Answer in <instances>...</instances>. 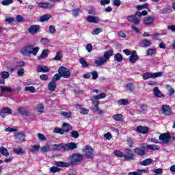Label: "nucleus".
I'll return each mask as SVG.
<instances>
[{"instance_id":"60","label":"nucleus","mask_w":175,"mask_h":175,"mask_svg":"<svg viewBox=\"0 0 175 175\" xmlns=\"http://www.w3.org/2000/svg\"><path fill=\"white\" fill-rule=\"evenodd\" d=\"M49 31L50 33H55L57 32V30L55 29V27L54 25L49 26Z\"/></svg>"},{"instance_id":"10","label":"nucleus","mask_w":175,"mask_h":175,"mask_svg":"<svg viewBox=\"0 0 175 175\" xmlns=\"http://www.w3.org/2000/svg\"><path fill=\"white\" fill-rule=\"evenodd\" d=\"M159 139L160 142H162V143H164V144H167V143L170 142V133L167 132L161 133L159 137Z\"/></svg>"},{"instance_id":"2","label":"nucleus","mask_w":175,"mask_h":175,"mask_svg":"<svg viewBox=\"0 0 175 175\" xmlns=\"http://www.w3.org/2000/svg\"><path fill=\"white\" fill-rule=\"evenodd\" d=\"M106 96L105 93H100V94L93 96V98L92 99V103L94 105V107L92 109V111L94 113H98V114H102L103 111L99 109V99H103Z\"/></svg>"},{"instance_id":"30","label":"nucleus","mask_w":175,"mask_h":175,"mask_svg":"<svg viewBox=\"0 0 175 175\" xmlns=\"http://www.w3.org/2000/svg\"><path fill=\"white\" fill-rule=\"evenodd\" d=\"M48 55H49V50L44 49L41 53V55L38 56V59H45V58H47Z\"/></svg>"},{"instance_id":"38","label":"nucleus","mask_w":175,"mask_h":175,"mask_svg":"<svg viewBox=\"0 0 175 175\" xmlns=\"http://www.w3.org/2000/svg\"><path fill=\"white\" fill-rule=\"evenodd\" d=\"M62 58H64V55L62 54V52L58 51L56 53V56L55 57H53V59L55 61H61V59H62Z\"/></svg>"},{"instance_id":"15","label":"nucleus","mask_w":175,"mask_h":175,"mask_svg":"<svg viewBox=\"0 0 175 175\" xmlns=\"http://www.w3.org/2000/svg\"><path fill=\"white\" fill-rule=\"evenodd\" d=\"M129 61L131 64H136V62H137V61H139V55H137L136 51H133L131 52V54L129 59Z\"/></svg>"},{"instance_id":"7","label":"nucleus","mask_w":175,"mask_h":175,"mask_svg":"<svg viewBox=\"0 0 175 175\" xmlns=\"http://www.w3.org/2000/svg\"><path fill=\"white\" fill-rule=\"evenodd\" d=\"M162 76H163V72H149L144 73L142 79L143 80H148V79H157V77H162Z\"/></svg>"},{"instance_id":"41","label":"nucleus","mask_w":175,"mask_h":175,"mask_svg":"<svg viewBox=\"0 0 175 175\" xmlns=\"http://www.w3.org/2000/svg\"><path fill=\"white\" fill-rule=\"evenodd\" d=\"M25 91H28L29 92H31V94H35V92H36V89L33 86H26L25 88Z\"/></svg>"},{"instance_id":"26","label":"nucleus","mask_w":175,"mask_h":175,"mask_svg":"<svg viewBox=\"0 0 175 175\" xmlns=\"http://www.w3.org/2000/svg\"><path fill=\"white\" fill-rule=\"evenodd\" d=\"M57 88V83L54 81H51L48 85V90L51 92H54Z\"/></svg>"},{"instance_id":"16","label":"nucleus","mask_w":175,"mask_h":175,"mask_svg":"<svg viewBox=\"0 0 175 175\" xmlns=\"http://www.w3.org/2000/svg\"><path fill=\"white\" fill-rule=\"evenodd\" d=\"M154 20H155V18L154 16H147L144 18L143 23L145 25H152L154 24Z\"/></svg>"},{"instance_id":"39","label":"nucleus","mask_w":175,"mask_h":175,"mask_svg":"<svg viewBox=\"0 0 175 175\" xmlns=\"http://www.w3.org/2000/svg\"><path fill=\"white\" fill-rule=\"evenodd\" d=\"M114 58L118 62H122V61H124V57H122V55L119 53L115 54Z\"/></svg>"},{"instance_id":"1","label":"nucleus","mask_w":175,"mask_h":175,"mask_svg":"<svg viewBox=\"0 0 175 175\" xmlns=\"http://www.w3.org/2000/svg\"><path fill=\"white\" fill-rule=\"evenodd\" d=\"M113 154L118 158H124L125 161H133L135 159V154L131 149H126V154H124V152L118 150H114Z\"/></svg>"},{"instance_id":"28","label":"nucleus","mask_w":175,"mask_h":175,"mask_svg":"<svg viewBox=\"0 0 175 175\" xmlns=\"http://www.w3.org/2000/svg\"><path fill=\"white\" fill-rule=\"evenodd\" d=\"M64 132H70L72 131V126L69 123H63L62 125Z\"/></svg>"},{"instance_id":"64","label":"nucleus","mask_w":175,"mask_h":175,"mask_svg":"<svg viewBox=\"0 0 175 175\" xmlns=\"http://www.w3.org/2000/svg\"><path fill=\"white\" fill-rule=\"evenodd\" d=\"M148 55H154L155 54V49H148Z\"/></svg>"},{"instance_id":"48","label":"nucleus","mask_w":175,"mask_h":175,"mask_svg":"<svg viewBox=\"0 0 175 175\" xmlns=\"http://www.w3.org/2000/svg\"><path fill=\"white\" fill-rule=\"evenodd\" d=\"M61 77L62 75L59 74V72H58L57 74H55L52 79V81H54L55 83V81H58V80H61Z\"/></svg>"},{"instance_id":"6","label":"nucleus","mask_w":175,"mask_h":175,"mask_svg":"<svg viewBox=\"0 0 175 175\" xmlns=\"http://www.w3.org/2000/svg\"><path fill=\"white\" fill-rule=\"evenodd\" d=\"M82 152L84 154V157L88 159H94V154H95V150L90 145H86L84 148L82 149Z\"/></svg>"},{"instance_id":"43","label":"nucleus","mask_w":175,"mask_h":175,"mask_svg":"<svg viewBox=\"0 0 175 175\" xmlns=\"http://www.w3.org/2000/svg\"><path fill=\"white\" fill-rule=\"evenodd\" d=\"M78 107H79V109L81 110L80 111L81 114L85 115L88 113H89V111H90L88 109L84 108V107H83V105H79Z\"/></svg>"},{"instance_id":"14","label":"nucleus","mask_w":175,"mask_h":175,"mask_svg":"<svg viewBox=\"0 0 175 175\" xmlns=\"http://www.w3.org/2000/svg\"><path fill=\"white\" fill-rule=\"evenodd\" d=\"M86 21L92 24H99V23H100V19L97 16L90 15L86 18Z\"/></svg>"},{"instance_id":"44","label":"nucleus","mask_w":175,"mask_h":175,"mask_svg":"<svg viewBox=\"0 0 175 175\" xmlns=\"http://www.w3.org/2000/svg\"><path fill=\"white\" fill-rule=\"evenodd\" d=\"M79 62L82 65V67L83 68H88L89 64L85 61V59L83 57L79 59Z\"/></svg>"},{"instance_id":"9","label":"nucleus","mask_w":175,"mask_h":175,"mask_svg":"<svg viewBox=\"0 0 175 175\" xmlns=\"http://www.w3.org/2000/svg\"><path fill=\"white\" fill-rule=\"evenodd\" d=\"M161 113L165 117L172 116L173 112L172 111V108L169 105H163L161 107Z\"/></svg>"},{"instance_id":"35","label":"nucleus","mask_w":175,"mask_h":175,"mask_svg":"<svg viewBox=\"0 0 175 175\" xmlns=\"http://www.w3.org/2000/svg\"><path fill=\"white\" fill-rule=\"evenodd\" d=\"M117 103L119 106H126L129 105V100L126 99H120L117 101Z\"/></svg>"},{"instance_id":"4","label":"nucleus","mask_w":175,"mask_h":175,"mask_svg":"<svg viewBox=\"0 0 175 175\" xmlns=\"http://www.w3.org/2000/svg\"><path fill=\"white\" fill-rule=\"evenodd\" d=\"M39 46L33 47V45H27L22 49L21 54L25 56H28L30 54H32V55H36V54L39 53Z\"/></svg>"},{"instance_id":"36","label":"nucleus","mask_w":175,"mask_h":175,"mask_svg":"<svg viewBox=\"0 0 175 175\" xmlns=\"http://www.w3.org/2000/svg\"><path fill=\"white\" fill-rule=\"evenodd\" d=\"M1 92L4 93V92H13V89L11 88H9L8 86H1L0 87Z\"/></svg>"},{"instance_id":"19","label":"nucleus","mask_w":175,"mask_h":175,"mask_svg":"<svg viewBox=\"0 0 175 175\" xmlns=\"http://www.w3.org/2000/svg\"><path fill=\"white\" fill-rule=\"evenodd\" d=\"M153 94L156 98H165V95L162 94L161 90H159V88L157 86L154 87L153 89Z\"/></svg>"},{"instance_id":"37","label":"nucleus","mask_w":175,"mask_h":175,"mask_svg":"<svg viewBox=\"0 0 175 175\" xmlns=\"http://www.w3.org/2000/svg\"><path fill=\"white\" fill-rule=\"evenodd\" d=\"M0 154H2L3 157H9V151L3 146L0 147Z\"/></svg>"},{"instance_id":"29","label":"nucleus","mask_w":175,"mask_h":175,"mask_svg":"<svg viewBox=\"0 0 175 175\" xmlns=\"http://www.w3.org/2000/svg\"><path fill=\"white\" fill-rule=\"evenodd\" d=\"M113 119L118 122H124V116L122 114H115L113 116Z\"/></svg>"},{"instance_id":"52","label":"nucleus","mask_w":175,"mask_h":175,"mask_svg":"<svg viewBox=\"0 0 175 175\" xmlns=\"http://www.w3.org/2000/svg\"><path fill=\"white\" fill-rule=\"evenodd\" d=\"M80 8H75L72 10V16H74V17H77L79 14H80Z\"/></svg>"},{"instance_id":"23","label":"nucleus","mask_w":175,"mask_h":175,"mask_svg":"<svg viewBox=\"0 0 175 175\" xmlns=\"http://www.w3.org/2000/svg\"><path fill=\"white\" fill-rule=\"evenodd\" d=\"M76 148H77V144L75 142L66 144V151H69V150H76Z\"/></svg>"},{"instance_id":"8","label":"nucleus","mask_w":175,"mask_h":175,"mask_svg":"<svg viewBox=\"0 0 175 175\" xmlns=\"http://www.w3.org/2000/svg\"><path fill=\"white\" fill-rule=\"evenodd\" d=\"M58 73L64 79H69L70 77V70L66 67L60 66L58 69Z\"/></svg>"},{"instance_id":"47","label":"nucleus","mask_w":175,"mask_h":175,"mask_svg":"<svg viewBox=\"0 0 175 175\" xmlns=\"http://www.w3.org/2000/svg\"><path fill=\"white\" fill-rule=\"evenodd\" d=\"M53 132L54 133H58L59 135H64V133H65L63 129H59L58 127L55 128Z\"/></svg>"},{"instance_id":"34","label":"nucleus","mask_w":175,"mask_h":175,"mask_svg":"<svg viewBox=\"0 0 175 175\" xmlns=\"http://www.w3.org/2000/svg\"><path fill=\"white\" fill-rule=\"evenodd\" d=\"M50 18H51V14H46L40 16V23H44V21L50 20Z\"/></svg>"},{"instance_id":"40","label":"nucleus","mask_w":175,"mask_h":175,"mask_svg":"<svg viewBox=\"0 0 175 175\" xmlns=\"http://www.w3.org/2000/svg\"><path fill=\"white\" fill-rule=\"evenodd\" d=\"M100 32H103V28H95L92 31V35H94V36L99 35Z\"/></svg>"},{"instance_id":"27","label":"nucleus","mask_w":175,"mask_h":175,"mask_svg":"<svg viewBox=\"0 0 175 175\" xmlns=\"http://www.w3.org/2000/svg\"><path fill=\"white\" fill-rule=\"evenodd\" d=\"M18 111L20 112V114H21V116H25V117H28V116H29V112L27 111V109L24 108V107H20L18 109Z\"/></svg>"},{"instance_id":"50","label":"nucleus","mask_w":175,"mask_h":175,"mask_svg":"<svg viewBox=\"0 0 175 175\" xmlns=\"http://www.w3.org/2000/svg\"><path fill=\"white\" fill-rule=\"evenodd\" d=\"M37 110L38 113H43V111H44V106L43 104H38L37 105Z\"/></svg>"},{"instance_id":"17","label":"nucleus","mask_w":175,"mask_h":175,"mask_svg":"<svg viewBox=\"0 0 175 175\" xmlns=\"http://www.w3.org/2000/svg\"><path fill=\"white\" fill-rule=\"evenodd\" d=\"M39 29H40V26L38 25H33L29 27V32L31 33V35H35V33H36Z\"/></svg>"},{"instance_id":"57","label":"nucleus","mask_w":175,"mask_h":175,"mask_svg":"<svg viewBox=\"0 0 175 175\" xmlns=\"http://www.w3.org/2000/svg\"><path fill=\"white\" fill-rule=\"evenodd\" d=\"M9 76H10L9 72H8V71H3L1 72V77H2L3 80L8 79L9 77Z\"/></svg>"},{"instance_id":"58","label":"nucleus","mask_w":175,"mask_h":175,"mask_svg":"<svg viewBox=\"0 0 175 175\" xmlns=\"http://www.w3.org/2000/svg\"><path fill=\"white\" fill-rule=\"evenodd\" d=\"M51 173H58L60 171V169L58 167L53 166L50 168Z\"/></svg>"},{"instance_id":"62","label":"nucleus","mask_w":175,"mask_h":175,"mask_svg":"<svg viewBox=\"0 0 175 175\" xmlns=\"http://www.w3.org/2000/svg\"><path fill=\"white\" fill-rule=\"evenodd\" d=\"M91 75L92 76L93 80H96V79H98V72H96L95 70L94 71H92Z\"/></svg>"},{"instance_id":"45","label":"nucleus","mask_w":175,"mask_h":175,"mask_svg":"<svg viewBox=\"0 0 175 175\" xmlns=\"http://www.w3.org/2000/svg\"><path fill=\"white\" fill-rule=\"evenodd\" d=\"M60 114L63 117H65V118H72V112L62 111Z\"/></svg>"},{"instance_id":"20","label":"nucleus","mask_w":175,"mask_h":175,"mask_svg":"<svg viewBox=\"0 0 175 175\" xmlns=\"http://www.w3.org/2000/svg\"><path fill=\"white\" fill-rule=\"evenodd\" d=\"M37 72L38 73H47V72H50V68L46 66L40 65L38 66Z\"/></svg>"},{"instance_id":"22","label":"nucleus","mask_w":175,"mask_h":175,"mask_svg":"<svg viewBox=\"0 0 175 175\" xmlns=\"http://www.w3.org/2000/svg\"><path fill=\"white\" fill-rule=\"evenodd\" d=\"M133 151L135 154L139 155V157H143V155H146V150L142 149L140 147L135 148Z\"/></svg>"},{"instance_id":"32","label":"nucleus","mask_w":175,"mask_h":175,"mask_svg":"<svg viewBox=\"0 0 175 175\" xmlns=\"http://www.w3.org/2000/svg\"><path fill=\"white\" fill-rule=\"evenodd\" d=\"M13 152L16 155H23V154H24L25 151L24 150V149H23V148L19 147L18 148H14Z\"/></svg>"},{"instance_id":"56","label":"nucleus","mask_w":175,"mask_h":175,"mask_svg":"<svg viewBox=\"0 0 175 175\" xmlns=\"http://www.w3.org/2000/svg\"><path fill=\"white\" fill-rule=\"evenodd\" d=\"M126 143L129 147H130L131 148H132V147H133V146L135 145V142H133V140H132V139L131 138H128L126 139Z\"/></svg>"},{"instance_id":"46","label":"nucleus","mask_w":175,"mask_h":175,"mask_svg":"<svg viewBox=\"0 0 175 175\" xmlns=\"http://www.w3.org/2000/svg\"><path fill=\"white\" fill-rule=\"evenodd\" d=\"M5 23H8V24H13V23H16V18L8 16L5 19Z\"/></svg>"},{"instance_id":"5","label":"nucleus","mask_w":175,"mask_h":175,"mask_svg":"<svg viewBox=\"0 0 175 175\" xmlns=\"http://www.w3.org/2000/svg\"><path fill=\"white\" fill-rule=\"evenodd\" d=\"M84 161V158L80 153H74L70 157V166H76L80 165Z\"/></svg>"},{"instance_id":"11","label":"nucleus","mask_w":175,"mask_h":175,"mask_svg":"<svg viewBox=\"0 0 175 175\" xmlns=\"http://www.w3.org/2000/svg\"><path fill=\"white\" fill-rule=\"evenodd\" d=\"M136 131L138 133L141 135H147L150 132V129L146 126H137Z\"/></svg>"},{"instance_id":"54","label":"nucleus","mask_w":175,"mask_h":175,"mask_svg":"<svg viewBox=\"0 0 175 175\" xmlns=\"http://www.w3.org/2000/svg\"><path fill=\"white\" fill-rule=\"evenodd\" d=\"M40 150L42 152H49V151H50V146L46 145L45 146H42Z\"/></svg>"},{"instance_id":"53","label":"nucleus","mask_w":175,"mask_h":175,"mask_svg":"<svg viewBox=\"0 0 175 175\" xmlns=\"http://www.w3.org/2000/svg\"><path fill=\"white\" fill-rule=\"evenodd\" d=\"M13 3V0H3L1 2L3 6H8V5H12Z\"/></svg>"},{"instance_id":"55","label":"nucleus","mask_w":175,"mask_h":175,"mask_svg":"<svg viewBox=\"0 0 175 175\" xmlns=\"http://www.w3.org/2000/svg\"><path fill=\"white\" fill-rule=\"evenodd\" d=\"M148 8V3H144L137 6V10H142V9H147Z\"/></svg>"},{"instance_id":"21","label":"nucleus","mask_w":175,"mask_h":175,"mask_svg":"<svg viewBox=\"0 0 175 175\" xmlns=\"http://www.w3.org/2000/svg\"><path fill=\"white\" fill-rule=\"evenodd\" d=\"M15 138L17 142H23L25 139V134L23 132H17L15 133Z\"/></svg>"},{"instance_id":"59","label":"nucleus","mask_w":175,"mask_h":175,"mask_svg":"<svg viewBox=\"0 0 175 175\" xmlns=\"http://www.w3.org/2000/svg\"><path fill=\"white\" fill-rule=\"evenodd\" d=\"M16 23H23L24 21V18L21 15H18L15 19Z\"/></svg>"},{"instance_id":"42","label":"nucleus","mask_w":175,"mask_h":175,"mask_svg":"<svg viewBox=\"0 0 175 175\" xmlns=\"http://www.w3.org/2000/svg\"><path fill=\"white\" fill-rule=\"evenodd\" d=\"M146 148H148V150H159L160 148L159 146L155 145V144L147 145Z\"/></svg>"},{"instance_id":"61","label":"nucleus","mask_w":175,"mask_h":175,"mask_svg":"<svg viewBox=\"0 0 175 175\" xmlns=\"http://www.w3.org/2000/svg\"><path fill=\"white\" fill-rule=\"evenodd\" d=\"M142 44H144L146 47H148L149 46H151V41L147 40H143Z\"/></svg>"},{"instance_id":"31","label":"nucleus","mask_w":175,"mask_h":175,"mask_svg":"<svg viewBox=\"0 0 175 175\" xmlns=\"http://www.w3.org/2000/svg\"><path fill=\"white\" fill-rule=\"evenodd\" d=\"M151 163H152V159H146L140 162L141 166H150V165H151Z\"/></svg>"},{"instance_id":"12","label":"nucleus","mask_w":175,"mask_h":175,"mask_svg":"<svg viewBox=\"0 0 175 175\" xmlns=\"http://www.w3.org/2000/svg\"><path fill=\"white\" fill-rule=\"evenodd\" d=\"M13 113V110L8 107H3L0 111V117L1 118H5L6 117L5 114H12Z\"/></svg>"},{"instance_id":"13","label":"nucleus","mask_w":175,"mask_h":175,"mask_svg":"<svg viewBox=\"0 0 175 175\" xmlns=\"http://www.w3.org/2000/svg\"><path fill=\"white\" fill-rule=\"evenodd\" d=\"M127 20L129 21V23H132L135 25H139V24H140V18H137V16L135 15H129L127 17Z\"/></svg>"},{"instance_id":"3","label":"nucleus","mask_w":175,"mask_h":175,"mask_svg":"<svg viewBox=\"0 0 175 175\" xmlns=\"http://www.w3.org/2000/svg\"><path fill=\"white\" fill-rule=\"evenodd\" d=\"M113 55H114V51L109 49L104 53L103 56L100 57L98 60H95L94 64L97 66H101V65L106 64L110 59V57H113Z\"/></svg>"},{"instance_id":"33","label":"nucleus","mask_w":175,"mask_h":175,"mask_svg":"<svg viewBox=\"0 0 175 175\" xmlns=\"http://www.w3.org/2000/svg\"><path fill=\"white\" fill-rule=\"evenodd\" d=\"M126 88L129 91V92H135V85L133 83L129 82L126 85Z\"/></svg>"},{"instance_id":"25","label":"nucleus","mask_w":175,"mask_h":175,"mask_svg":"<svg viewBox=\"0 0 175 175\" xmlns=\"http://www.w3.org/2000/svg\"><path fill=\"white\" fill-rule=\"evenodd\" d=\"M55 165L57 167H69L70 166L69 163H65L64 161H56Z\"/></svg>"},{"instance_id":"49","label":"nucleus","mask_w":175,"mask_h":175,"mask_svg":"<svg viewBox=\"0 0 175 175\" xmlns=\"http://www.w3.org/2000/svg\"><path fill=\"white\" fill-rule=\"evenodd\" d=\"M40 146H31L30 148V152H36V151H39Z\"/></svg>"},{"instance_id":"51","label":"nucleus","mask_w":175,"mask_h":175,"mask_svg":"<svg viewBox=\"0 0 175 175\" xmlns=\"http://www.w3.org/2000/svg\"><path fill=\"white\" fill-rule=\"evenodd\" d=\"M70 136L73 139H77V138H79V136H80V133H79V132H77L76 131H74L71 132Z\"/></svg>"},{"instance_id":"24","label":"nucleus","mask_w":175,"mask_h":175,"mask_svg":"<svg viewBox=\"0 0 175 175\" xmlns=\"http://www.w3.org/2000/svg\"><path fill=\"white\" fill-rule=\"evenodd\" d=\"M38 8L42 9H47V8H49V9H51V8H54V5L50 4L49 3L41 2L38 3Z\"/></svg>"},{"instance_id":"63","label":"nucleus","mask_w":175,"mask_h":175,"mask_svg":"<svg viewBox=\"0 0 175 175\" xmlns=\"http://www.w3.org/2000/svg\"><path fill=\"white\" fill-rule=\"evenodd\" d=\"M153 172L155 173V174H162L163 173V170L162 168H159V169H154Z\"/></svg>"},{"instance_id":"18","label":"nucleus","mask_w":175,"mask_h":175,"mask_svg":"<svg viewBox=\"0 0 175 175\" xmlns=\"http://www.w3.org/2000/svg\"><path fill=\"white\" fill-rule=\"evenodd\" d=\"M53 151H59L61 150H64L66 151V144H53L52 145Z\"/></svg>"}]
</instances>
